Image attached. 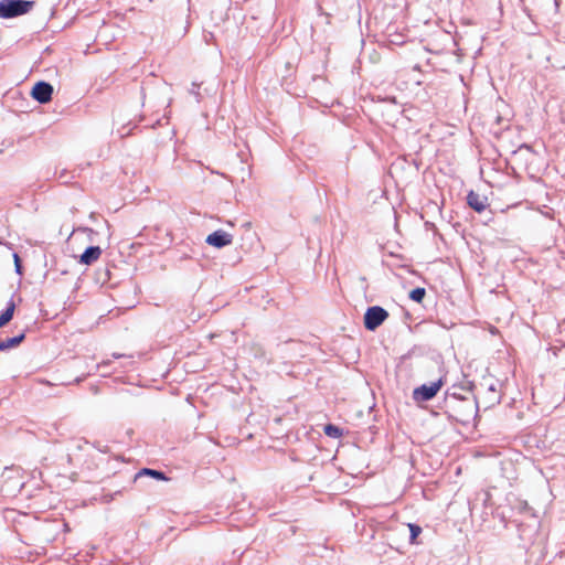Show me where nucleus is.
<instances>
[{"instance_id":"f257e3e1","label":"nucleus","mask_w":565,"mask_h":565,"mask_svg":"<svg viewBox=\"0 0 565 565\" xmlns=\"http://www.w3.org/2000/svg\"><path fill=\"white\" fill-rule=\"evenodd\" d=\"M35 2L29 0H2L0 1V18L11 19L30 12Z\"/></svg>"},{"instance_id":"423d86ee","label":"nucleus","mask_w":565,"mask_h":565,"mask_svg":"<svg viewBox=\"0 0 565 565\" xmlns=\"http://www.w3.org/2000/svg\"><path fill=\"white\" fill-rule=\"evenodd\" d=\"M468 205L477 211L478 213L486 210L488 206V199L483 195H480L479 193H476L473 191H470L467 196Z\"/></svg>"},{"instance_id":"39448f33","label":"nucleus","mask_w":565,"mask_h":565,"mask_svg":"<svg viewBox=\"0 0 565 565\" xmlns=\"http://www.w3.org/2000/svg\"><path fill=\"white\" fill-rule=\"evenodd\" d=\"M205 242L211 246L222 248L232 244L233 235L223 230H217L207 235Z\"/></svg>"},{"instance_id":"1a4fd4ad","label":"nucleus","mask_w":565,"mask_h":565,"mask_svg":"<svg viewBox=\"0 0 565 565\" xmlns=\"http://www.w3.org/2000/svg\"><path fill=\"white\" fill-rule=\"evenodd\" d=\"M143 476H150V477H153V478H156L158 480H167V477L164 476L163 472L158 471V470H153V469H149V468H143L142 470H140L136 475V479H138L140 477H143Z\"/></svg>"},{"instance_id":"7ed1b4c3","label":"nucleus","mask_w":565,"mask_h":565,"mask_svg":"<svg viewBox=\"0 0 565 565\" xmlns=\"http://www.w3.org/2000/svg\"><path fill=\"white\" fill-rule=\"evenodd\" d=\"M441 381L431 382L430 384H424L416 387L413 392V397L416 402H427L431 399L440 390Z\"/></svg>"},{"instance_id":"f03ea898","label":"nucleus","mask_w":565,"mask_h":565,"mask_svg":"<svg viewBox=\"0 0 565 565\" xmlns=\"http://www.w3.org/2000/svg\"><path fill=\"white\" fill-rule=\"evenodd\" d=\"M387 317L388 312L384 308L380 306L370 307L364 315V327L370 331H374Z\"/></svg>"},{"instance_id":"2eb2a0df","label":"nucleus","mask_w":565,"mask_h":565,"mask_svg":"<svg viewBox=\"0 0 565 565\" xmlns=\"http://www.w3.org/2000/svg\"><path fill=\"white\" fill-rule=\"evenodd\" d=\"M200 84H196L195 82L192 83V88L190 89V94L194 95L196 97V100L200 102V93H199Z\"/></svg>"},{"instance_id":"20e7f679","label":"nucleus","mask_w":565,"mask_h":565,"mask_svg":"<svg viewBox=\"0 0 565 565\" xmlns=\"http://www.w3.org/2000/svg\"><path fill=\"white\" fill-rule=\"evenodd\" d=\"M53 94V87L46 82H38L32 88V97L41 104H45L51 100Z\"/></svg>"},{"instance_id":"4468645a","label":"nucleus","mask_w":565,"mask_h":565,"mask_svg":"<svg viewBox=\"0 0 565 565\" xmlns=\"http://www.w3.org/2000/svg\"><path fill=\"white\" fill-rule=\"evenodd\" d=\"M13 259H14V267H15L17 274L22 275V266H21V263H20L19 255L18 254H13Z\"/></svg>"},{"instance_id":"f3484780","label":"nucleus","mask_w":565,"mask_h":565,"mask_svg":"<svg viewBox=\"0 0 565 565\" xmlns=\"http://www.w3.org/2000/svg\"><path fill=\"white\" fill-rule=\"evenodd\" d=\"M489 391H491V392H493V393H495V392H497V391H495L494 385H490V386H489Z\"/></svg>"},{"instance_id":"ddd939ff","label":"nucleus","mask_w":565,"mask_h":565,"mask_svg":"<svg viewBox=\"0 0 565 565\" xmlns=\"http://www.w3.org/2000/svg\"><path fill=\"white\" fill-rule=\"evenodd\" d=\"M411 537L409 541L412 544L416 542L417 536L422 533V527L417 524L409 523L408 524Z\"/></svg>"},{"instance_id":"dca6fc26","label":"nucleus","mask_w":565,"mask_h":565,"mask_svg":"<svg viewBox=\"0 0 565 565\" xmlns=\"http://www.w3.org/2000/svg\"><path fill=\"white\" fill-rule=\"evenodd\" d=\"M77 231H82V232L87 233V234H88V238H89L90 241H93V238H94V234H96V232H95L94 230L88 228V227H79Z\"/></svg>"},{"instance_id":"0eeeda50","label":"nucleus","mask_w":565,"mask_h":565,"mask_svg":"<svg viewBox=\"0 0 565 565\" xmlns=\"http://www.w3.org/2000/svg\"><path fill=\"white\" fill-rule=\"evenodd\" d=\"M102 255V248L99 246H89L81 255V263L84 265H92Z\"/></svg>"},{"instance_id":"9b49d317","label":"nucleus","mask_w":565,"mask_h":565,"mask_svg":"<svg viewBox=\"0 0 565 565\" xmlns=\"http://www.w3.org/2000/svg\"><path fill=\"white\" fill-rule=\"evenodd\" d=\"M323 431L328 437H331V438H339L342 436L341 428H339L338 426H334L332 424L326 425Z\"/></svg>"},{"instance_id":"6e6552de","label":"nucleus","mask_w":565,"mask_h":565,"mask_svg":"<svg viewBox=\"0 0 565 565\" xmlns=\"http://www.w3.org/2000/svg\"><path fill=\"white\" fill-rule=\"evenodd\" d=\"M24 339V333L0 341V351H6L19 345Z\"/></svg>"},{"instance_id":"f8f14e48","label":"nucleus","mask_w":565,"mask_h":565,"mask_svg":"<svg viewBox=\"0 0 565 565\" xmlns=\"http://www.w3.org/2000/svg\"><path fill=\"white\" fill-rule=\"evenodd\" d=\"M426 295V290L424 288H415L409 292V298L416 302H422Z\"/></svg>"},{"instance_id":"9d476101","label":"nucleus","mask_w":565,"mask_h":565,"mask_svg":"<svg viewBox=\"0 0 565 565\" xmlns=\"http://www.w3.org/2000/svg\"><path fill=\"white\" fill-rule=\"evenodd\" d=\"M14 302L10 301L7 309L0 316V327L7 324L13 317L14 313Z\"/></svg>"}]
</instances>
